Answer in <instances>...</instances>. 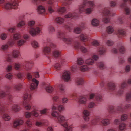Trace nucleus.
I'll list each match as a JSON object with an SVG mask.
<instances>
[{
  "instance_id": "nucleus-1",
  "label": "nucleus",
  "mask_w": 131,
  "mask_h": 131,
  "mask_svg": "<svg viewBox=\"0 0 131 131\" xmlns=\"http://www.w3.org/2000/svg\"><path fill=\"white\" fill-rule=\"evenodd\" d=\"M22 67L19 63H15L14 64V68L16 70H20L22 69L26 72L27 78L29 81H32L30 89L31 93H33L37 89L39 82L35 78H33L32 75L34 72L31 70L32 65V62L31 61H25L21 64Z\"/></svg>"
},
{
  "instance_id": "nucleus-2",
  "label": "nucleus",
  "mask_w": 131,
  "mask_h": 131,
  "mask_svg": "<svg viewBox=\"0 0 131 131\" xmlns=\"http://www.w3.org/2000/svg\"><path fill=\"white\" fill-rule=\"evenodd\" d=\"M57 37L66 44L73 46L77 50L80 49L83 53L87 52V49L85 47L81 46L78 42L75 41L74 39L66 36L65 34L63 32H58L57 34Z\"/></svg>"
},
{
  "instance_id": "nucleus-3",
  "label": "nucleus",
  "mask_w": 131,
  "mask_h": 131,
  "mask_svg": "<svg viewBox=\"0 0 131 131\" xmlns=\"http://www.w3.org/2000/svg\"><path fill=\"white\" fill-rule=\"evenodd\" d=\"M107 85L110 92L112 93H114L115 95L118 96H121L123 94L124 90L127 87V84L125 81H123L121 83L118 89L115 92L116 85L114 82H109L107 83Z\"/></svg>"
},
{
  "instance_id": "nucleus-4",
  "label": "nucleus",
  "mask_w": 131,
  "mask_h": 131,
  "mask_svg": "<svg viewBox=\"0 0 131 131\" xmlns=\"http://www.w3.org/2000/svg\"><path fill=\"white\" fill-rule=\"evenodd\" d=\"M94 6L93 2L85 0L82 4L78 5V13L76 12V10L75 11L78 13V16L79 14H81L83 12H84L87 15H89L93 10Z\"/></svg>"
},
{
  "instance_id": "nucleus-5",
  "label": "nucleus",
  "mask_w": 131,
  "mask_h": 131,
  "mask_svg": "<svg viewBox=\"0 0 131 131\" xmlns=\"http://www.w3.org/2000/svg\"><path fill=\"white\" fill-rule=\"evenodd\" d=\"M35 21L31 20L28 23V29L29 33L32 36H34L40 32L42 26L40 24L35 25Z\"/></svg>"
},
{
  "instance_id": "nucleus-6",
  "label": "nucleus",
  "mask_w": 131,
  "mask_h": 131,
  "mask_svg": "<svg viewBox=\"0 0 131 131\" xmlns=\"http://www.w3.org/2000/svg\"><path fill=\"white\" fill-rule=\"evenodd\" d=\"M78 17V14L75 11L72 12H70L64 15V18L60 17H57L55 19V21L57 23L61 24L63 23L65 20V19H68L71 18V19H75Z\"/></svg>"
},
{
  "instance_id": "nucleus-7",
  "label": "nucleus",
  "mask_w": 131,
  "mask_h": 131,
  "mask_svg": "<svg viewBox=\"0 0 131 131\" xmlns=\"http://www.w3.org/2000/svg\"><path fill=\"white\" fill-rule=\"evenodd\" d=\"M108 118V115L106 116V118L101 119L99 118L94 119L91 120L88 124L90 127H91L97 125L99 123L98 120H100V123L101 125L104 126H107L111 123L110 120Z\"/></svg>"
},
{
  "instance_id": "nucleus-8",
  "label": "nucleus",
  "mask_w": 131,
  "mask_h": 131,
  "mask_svg": "<svg viewBox=\"0 0 131 131\" xmlns=\"http://www.w3.org/2000/svg\"><path fill=\"white\" fill-rule=\"evenodd\" d=\"M47 6L49 12L50 13L53 12L55 10L58 14H61L65 13L66 9L64 7H59L57 6L58 7H54L53 2L51 0L47 1Z\"/></svg>"
},
{
  "instance_id": "nucleus-9",
  "label": "nucleus",
  "mask_w": 131,
  "mask_h": 131,
  "mask_svg": "<svg viewBox=\"0 0 131 131\" xmlns=\"http://www.w3.org/2000/svg\"><path fill=\"white\" fill-rule=\"evenodd\" d=\"M11 2L4 3L1 4V6L3 9L9 10L11 9H17L18 8V3L17 0H13Z\"/></svg>"
},
{
  "instance_id": "nucleus-10",
  "label": "nucleus",
  "mask_w": 131,
  "mask_h": 131,
  "mask_svg": "<svg viewBox=\"0 0 131 131\" xmlns=\"http://www.w3.org/2000/svg\"><path fill=\"white\" fill-rule=\"evenodd\" d=\"M32 97L30 93H25L23 96L22 104L25 107V108L27 110H29L31 109V106L30 100Z\"/></svg>"
},
{
  "instance_id": "nucleus-11",
  "label": "nucleus",
  "mask_w": 131,
  "mask_h": 131,
  "mask_svg": "<svg viewBox=\"0 0 131 131\" xmlns=\"http://www.w3.org/2000/svg\"><path fill=\"white\" fill-rule=\"evenodd\" d=\"M11 87L9 86L6 85L4 87L5 91L2 90H0V98H3L7 96L8 100L10 102L12 101L13 97L10 93Z\"/></svg>"
},
{
  "instance_id": "nucleus-12",
  "label": "nucleus",
  "mask_w": 131,
  "mask_h": 131,
  "mask_svg": "<svg viewBox=\"0 0 131 131\" xmlns=\"http://www.w3.org/2000/svg\"><path fill=\"white\" fill-rule=\"evenodd\" d=\"M102 14L104 17L103 19V21L106 23H108L110 21L109 16L110 15L111 12L109 7H105L103 9L102 11Z\"/></svg>"
},
{
  "instance_id": "nucleus-13",
  "label": "nucleus",
  "mask_w": 131,
  "mask_h": 131,
  "mask_svg": "<svg viewBox=\"0 0 131 131\" xmlns=\"http://www.w3.org/2000/svg\"><path fill=\"white\" fill-rule=\"evenodd\" d=\"M108 110L109 112L111 114L122 113L124 112V110L120 106H118L116 109H114L113 106H110L108 107Z\"/></svg>"
},
{
  "instance_id": "nucleus-14",
  "label": "nucleus",
  "mask_w": 131,
  "mask_h": 131,
  "mask_svg": "<svg viewBox=\"0 0 131 131\" xmlns=\"http://www.w3.org/2000/svg\"><path fill=\"white\" fill-rule=\"evenodd\" d=\"M0 112L2 113L3 119L5 121H8L11 119V117L7 114L8 111L4 107L0 108Z\"/></svg>"
},
{
  "instance_id": "nucleus-15",
  "label": "nucleus",
  "mask_w": 131,
  "mask_h": 131,
  "mask_svg": "<svg viewBox=\"0 0 131 131\" xmlns=\"http://www.w3.org/2000/svg\"><path fill=\"white\" fill-rule=\"evenodd\" d=\"M56 121L63 127H65L67 126V122L66 121V117L62 114H59L57 117Z\"/></svg>"
},
{
  "instance_id": "nucleus-16",
  "label": "nucleus",
  "mask_w": 131,
  "mask_h": 131,
  "mask_svg": "<svg viewBox=\"0 0 131 131\" xmlns=\"http://www.w3.org/2000/svg\"><path fill=\"white\" fill-rule=\"evenodd\" d=\"M37 110L34 108L33 111L30 112L27 111L25 112L24 113L25 117L27 118H30L31 116L32 115L35 117H37L39 116V113L37 112Z\"/></svg>"
},
{
  "instance_id": "nucleus-17",
  "label": "nucleus",
  "mask_w": 131,
  "mask_h": 131,
  "mask_svg": "<svg viewBox=\"0 0 131 131\" xmlns=\"http://www.w3.org/2000/svg\"><path fill=\"white\" fill-rule=\"evenodd\" d=\"M23 123L24 121L21 118H16L13 121V127L16 129H18L20 126L23 124Z\"/></svg>"
},
{
  "instance_id": "nucleus-18",
  "label": "nucleus",
  "mask_w": 131,
  "mask_h": 131,
  "mask_svg": "<svg viewBox=\"0 0 131 131\" xmlns=\"http://www.w3.org/2000/svg\"><path fill=\"white\" fill-rule=\"evenodd\" d=\"M53 101V104L52 106L51 109L52 110H56V105H57L61 103V100L59 96L57 95H54L52 97Z\"/></svg>"
},
{
  "instance_id": "nucleus-19",
  "label": "nucleus",
  "mask_w": 131,
  "mask_h": 131,
  "mask_svg": "<svg viewBox=\"0 0 131 131\" xmlns=\"http://www.w3.org/2000/svg\"><path fill=\"white\" fill-rule=\"evenodd\" d=\"M89 99L92 100L95 98L98 102H100L103 100L102 96L99 94L91 93L89 94Z\"/></svg>"
},
{
  "instance_id": "nucleus-20",
  "label": "nucleus",
  "mask_w": 131,
  "mask_h": 131,
  "mask_svg": "<svg viewBox=\"0 0 131 131\" xmlns=\"http://www.w3.org/2000/svg\"><path fill=\"white\" fill-rule=\"evenodd\" d=\"M71 73L69 71H65L62 74V79L65 82H68L71 81Z\"/></svg>"
},
{
  "instance_id": "nucleus-21",
  "label": "nucleus",
  "mask_w": 131,
  "mask_h": 131,
  "mask_svg": "<svg viewBox=\"0 0 131 131\" xmlns=\"http://www.w3.org/2000/svg\"><path fill=\"white\" fill-rule=\"evenodd\" d=\"M128 0H123L124 2L122 3L120 5L121 7L123 8L125 7L124 9L125 14L127 15H129L131 12V9L129 7H126V2Z\"/></svg>"
},
{
  "instance_id": "nucleus-22",
  "label": "nucleus",
  "mask_w": 131,
  "mask_h": 131,
  "mask_svg": "<svg viewBox=\"0 0 131 131\" xmlns=\"http://www.w3.org/2000/svg\"><path fill=\"white\" fill-rule=\"evenodd\" d=\"M83 118L85 121H89L90 119L89 116L90 112L87 109H84L82 111Z\"/></svg>"
},
{
  "instance_id": "nucleus-23",
  "label": "nucleus",
  "mask_w": 131,
  "mask_h": 131,
  "mask_svg": "<svg viewBox=\"0 0 131 131\" xmlns=\"http://www.w3.org/2000/svg\"><path fill=\"white\" fill-rule=\"evenodd\" d=\"M42 51L44 55L50 59L49 55L51 51L50 48L48 46H45L43 47Z\"/></svg>"
},
{
  "instance_id": "nucleus-24",
  "label": "nucleus",
  "mask_w": 131,
  "mask_h": 131,
  "mask_svg": "<svg viewBox=\"0 0 131 131\" xmlns=\"http://www.w3.org/2000/svg\"><path fill=\"white\" fill-rule=\"evenodd\" d=\"M87 101V99L85 96H81L79 98V102L80 104H85Z\"/></svg>"
},
{
  "instance_id": "nucleus-25",
  "label": "nucleus",
  "mask_w": 131,
  "mask_h": 131,
  "mask_svg": "<svg viewBox=\"0 0 131 131\" xmlns=\"http://www.w3.org/2000/svg\"><path fill=\"white\" fill-rule=\"evenodd\" d=\"M115 33L116 35H118L119 37L120 36H124L125 35V32L124 30L121 29L115 31Z\"/></svg>"
},
{
  "instance_id": "nucleus-26",
  "label": "nucleus",
  "mask_w": 131,
  "mask_h": 131,
  "mask_svg": "<svg viewBox=\"0 0 131 131\" xmlns=\"http://www.w3.org/2000/svg\"><path fill=\"white\" fill-rule=\"evenodd\" d=\"M37 11L39 14H43L45 12V10L44 7L42 5H38L37 7Z\"/></svg>"
},
{
  "instance_id": "nucleus-27",
  "label": "nucleus",
  "mask_w": 131,
  "mask_h": 131,
  "mask_svg": "<svg viewBox=\"0 0 131 131\" xmlns=\"http://www.w3.org/2000/svg\"><path fill=\"white\" fill-rule=\"evenodd\" d=\"M73 1V0H64L62 1L61 3L62 5L67 6V8L68 9L69 6H68L71 4L72 3V2Z\"/></svg>"
},
{
  "instance_id": "nucleus-28",
  "label": "nucleus",
  "mask_w": 131,
  "mask_h": 131,
  "mask_svg": "<svg viewBox=\"0 0 131 131\" xmlns=\"http://www.w3.org/2000/svg\"><path fill=\"white\" fill-rule=\"evenodd\" d=\"M11 109L14 112H17L20 110V106L18 104H14L12 106Z\"/></svg>"
},
{
  "instance_id": "nucleus-29",
  "label": "nucleus",
  "mask_w": 131,
  "mask_h": 131,
  "mask_svg": "<svg viewBox=\"0 0 131 131\" xmlns=\"http://www.w3.org/2000/svg\"><path fill=\"white\" fill-rule=\"evenodd\" d=\"M80 40L83 41H86L88 40V37L87 35L85 34H82L79 36Z\"/></svg>"
},
{
  "instance_id": "nucleus-30",
  "label": "nucleus",
  "mask_w": 131,
  "mask_h": 131,
  "mask_svg": "<svg viewBox=\"0 0 131 131\" xmlns=\"http://www.w3.org/2000/svg\"><path fill=\"white\" fill-rule=\"evenodd\" d=\"M44 87L47 92L49 93L52 92L54 89L52 87L49 85H45Z\"/></svg>"
},
{
  "instance_id": "nucleus-31",
  "label": "nucleus",
  "mask_w": 131,
  "mask_h": 131,
  "mask_svg": "<svg viewBox=\"0 0 131 131\" xmlns=\"http://www.w3.org/2000/svg\"><path fill=\"white\" fill-rule=\"evenodd\" d=\"M21 37V35L18 33H16L13 34V38L15 41L19 40Z\"/></svg>"
},
{
  "instance_id": "nucleus-32",
  "label": "nucleus",
  "mask_w": 131,
  "mask_h": 131,
  "mask_svg": "<svg viewBox=\"0 0 131 131\" xmlns=\"http://www.w3.org/2000/svg\"><path fill=\"white\" fill-rule=\"evenodd\" d=\"M126 124L124 122H122L119 125L118 128L120 131H123L126 129Z\"/></svg>"
},
{
  "instance_id": "nucleus-33",
  "label": "nucleus",
  "mask_w": 131,
  "mask_h": 131,
  "mask_svg": "<svg viewBox=\"0 0 131 131\" xmlns=\"http://www.w3.org/2000/svg\"><path fill=\"white\" fill-rule=\"evenodd\" d=\"M26 42V41L22 39H19L16 42V44L18 47L24 45Z\"/></svg>"
},
{
  "instance_id": "nucleus-34",
  "label": "nucleus",
  "mask_w": 131,
  "mask_h": 131,
  "mask_svg": "<svg viewBox=\"0 0 131 131\" xmlns=\"http://www.w3.org/2000/svg\"><path fill=\"white\" fill-rule=\"evenodd\" d=\"M60 52L57 50H54L52 51V54L56 58L59 57L60 55Z\"/></svg>"
},
{
  "instance_id": "nucleus-35",
  "label": "nucleus",
  "mask_w": 131,
  "mask_h": 131,
  "mask_svg": "<svg viewBox=\"0 0 131 131\" xmlns=\"http://www.w3.org/2000/svg\"><path fill=\"white\" fill-rule=\"evenodd\" d=\"M12 55L14 58H17L20 55L19 51L17 50H13Z\"/></svg>"
},
{
  "instance_id": "nucleus-36",
  "label": "nucleus",
  "mask_w": 131,
  "mask_h": 131,
  "mask_svg": "<svg viewBox=\"0 0 131 131\" xmlns=\"http://www.w3.org/2000/svg\"><path fill=\"white\" fill-rule=\"evenodd\" d=\"M47 41L48 43L47 45H49L51 48H56V45L52 43L51 40L50 38H48L47 39Z\"/></svg>"
},
{
  "instance_id": "nucleus-37",
  "label": "nucleus",
  "mask_w": 131,
  "mask_h": 131,
  "mask_svg": "<svg viewBox=\"0 0 131 131\" xmlns=\"http://www.w3.org/2000/svg\"><path fill=\"white\" fill-rule=\"evenodd\" d=\"M106 48L102 47H100L99 50V53L100 55L104 54L106 52Z\"/></svg>"
},
{
  "instance_id": "nucleus-38",
  "label": "nucleus",
  "mask_w": 131,
  "mask_h": 131,
  "mask_svg": "<svg viewBox=\"0 0 131 131\" xmlns=\"http://www.w3.org/2000/svg\"><path fill=\"white\" fill-rule=\"evenodd\" d=\"M76 82L78 85H81L83 84L84 81L82 78H78L76 80Z\"/></svg>"
},
{
  "instance_id": "nucleus-39",
  "label": "nucleus",
  "mask_w": 131,
  "mask_h": 131,
  "mask_svg": "<svg viewBox=\"0 0 131 131\" xmlns=\"http://www.w3.org/2000/svg\"><path fill=\"white\" fill-rule=\"evenodd\" d=\"M125 100L127 102L131 101V93L129 92L126 93L125 95Z\"/></svg>"
},
{
  "instance_id": "nucleus-40",
  "label": "nucleus",
  "mask_w": 131,
  "mask_h": 131,
  "mask_svg": "<svg viewBox=\"0 0 131 131\" xmlns=\"http://www.w3.org/2000/svg\"><path fill=\"white\" fill-rule=\"evenodd\" d=\"M99 24V21L96 19H94L92 20L91 24L94 26H98Z\"/></svg>"
},
{
  "instance_id": "nucleus-41",
  "label": "nucleus",
  "mask_w": 131,
  "mask_h": 131,
  "mask_svg": "<svg viewBox=\"0 0 131 131\" xmlns=\"http://www.w3.org/2000/svg\"><path fill=\"white\" fill-rule=\"evenodd\" d=\"M48 30L49 33L52 34L55 32V29L53 26H50L48 27Z\"/></svg>"
},
{
  "instance_id": "nucleus-42",
  "label": "nucleus",
  "mask_w": 131,
  "mask_h": 131,
  "mask_svg": "<svg viewBox=\"0 0 131 131\" xmlns=\"http://www.w3.org/2000/svg\"><path fill=\"white\" fill-rule=\"evenodd\" d=\"M52 110V111L51 113V116L53 117L56 118L57 119L60 114L57 111H55V110Z\"/></svg>"
},
{
  "instance_id": "nucleus-43",
  "label": "nucleus",
  "mask_w": 131,
  "mask_h": 131,
  "mask_svg": "<svg viewBox=\"0 0 131 131\" xmlns=\"http://www.w3.org/2000/svg\"><path fill=\"white\" fill-rule=\"evenodd\" d=\"M58 87L62 93H64L65 92V86L64 84H59Z\"/></svg>"
},
{
  "instance_id": "nucleus-44",
  "label": "nucleus",
  "mask_w": 131,
  "mask_h": 131,
  "mask_svg": "<svg viewBox=\"0 0 131 131\" xmlns=\"http://www.w3.org/2000/svg\"><path fill=\"white\" fill-rule=\"evenodd\" d=\"M59 105H56L57 107L56 109L57 108L59 112H61L63 111L64 110V106L61 104Z\"/></svg>"
},
{
  "instance_id": "nucleus-45",
  "label": "nucleus",
  "mask_w": 131,
  "mask_h": 131,
  "mask_svg": "<svg viewBox=\"0 0 131 131\" xmlns=\"http://www.w3.org/2000/svg\"><path fill=\"white\" fill-rule=\"evenodd\" d=\"M22 85L21 83H19L14 85V88L17 91H19L21 88Z\"/></svg>"
},
{
  "instance_id": "nucleus-46",
  "label": "nucleus",
  "mask_w": 131,
  "mask_h": 131,
  "mask_svg": "<svg viewBox=\"0 0 131 131\" xmlns=\"http://www.w3.org/2000/svg\"><path fill=\"white\" fill-rule=\"evenodd\" d=\"M8 45L6 43L2 45L1 47V48L2 51H5L8 50Z\"/></svg>"
},
{
  "instance_id": "nucleus-47",
  "label": "nucleus",
  "mask_w": 131,
  "mask_h": 131,
  "mask_svg": "<svg viewBox=\"0 0 131 131\" xmlns=\"http://www.w3.org/2000/svg\"><path fill=\"white\" fill-rule=\"evenodd\" d=\"M128 118V116L126 114H122L121 116V121H125L127 120Z\"/></svg>"
},
{
  "instance_id": "nucleus-48",
  "label": "nucleus",
  "mask_w": 131,
  "mask_h": 131,
  "mask_svg": "<svg viewBox=\"0 0 131 131\" xmlns=\"http://www.w3.org/2000/svg\"><path fill=\"white\" fill-rule=\"evenodd\" d=\"M89 68L86 65H84L81 66L80 67V69L81 71L83 72H84L88 70Z\"/></svg>"
},
{
  "instance_id": "nucleus-49",
  "label": "nucleus",
  "mask_w": 131,
  "mask_h": 131,
  "mask_svg": "<svg viewBox=\"0 0 131 131\" xmlns=\"http://www.w3.org/2000/svg\"><path fill=\"white\" fill-rule=\"evenodd\" d=\"M95 105V103L93 101L91 102H89L88 104V107L90 109L92 108H94Z\"/></svg>"
},
{
  "instance_id": "nucleus-50",
  "label": "nucleus",
  "mask_w": 131,
  "mask_h": 131,
  "mask_svg": "<svg viewBox=\"0 0 131 131\" xmlns=\"http://www.w3.org/2000/svg\"><path fill=\"white\" fill-rule=\"evenodd\" d=\"M31 45L32 47L35 48H38L39 45L38 43L35 40H33L31 42Z\"/></svg>"
},
{
  "instance_id": "nucleus-51",
  "label": "nucleus",
  "mask_w": 131,
  "mask_h": 131,
  "mask_svg": "<svg viewBox=\"0 0 131 131\" xmlns=\"http://www.w3.org/2000/svg\"><path fill=\"white\" fill-rule=\"evenodd\" d=\"M94 62V60L91 58L85 61L86 63L89 65H91L93 64Z\"/></svg>"
},
{
  "instance_id": "nucleus-52",
  "label": "nucleus",
  "mask_w": 131,
  "mask_h": 131,
  "mask_svg": "<svg viewBox=\"0 0 131 131\" xmlns=\"http://www.w3.org/2000/svg\"><path fill=\"white\" fill-rule=\"evenodd\" d=\"M97 65L101 69H103L105 68V67L103 63L101 62L98 63Z\"/></svg>"
},
{
  "instance_id": "nucleus-53",
  "label": "nucleus",
  "mask_w": 131,
  "mask_h": 131,
  "mask_svg": "<svg viewBox=\"0 0 131 131\" xmlns=\"http://www.w3.org/2000/svg\"><path fill=\"white\" fill-rule=\"evenodd\" d=\"M106 30L108 33L111 34L113 32L114 30L113 27L109 26L107 27Z\"/></svg>"
},
{
  "instance_id": "nucleus-54",
  "label": "nucleus",
  "mask_w": 131,
  "mask_h": 131,
  "mask_svg": "<svg viewBox=\"0 0 131 131\" xmlns=\"http://www.w3.org/2000/svg\"><path fill=\"white\" fill-rule=\"evenodd\" d=\"M7 44L8 46L12 47L15 44V41L13 40H10L7 42Z\"/></svg>"
},
{
  "instance_id": "nucleus-55",
  "label": "nucleus",
  "mask_w": 131,
  "mask_h": 131,
  "mask_svg": "<svg viewBox=\"0 0 131 131\" xmlns=\"http://www.w3.org/2000/svg\"><path fill=\"white\" fill-rule=\"evenodd\" d=\"M119 50L120 53L122 54L124 53L125 51V49L124 46L121 45L119 47Z\"/></svg>"
},
{
  "instance_id": "nucleus-56",
  "label": "nucleus",
  "mask_w": 131,
  "mask_h": 131,
  "mask_svg": "<svg viewBox=\"0 0 131 131\" xmlns=\"http://www.w3.org/2000/svg\"><path fill=\"white\" fill-rule=\"evenodd\" d=\"M46 0H32L33 2L36 5L42 4V2Z\"/></svg>"
},
{
  "instance_id": "nucleus-57",
  "label": "nucleus",
  "mask_w": 131,
  "mask_h": 131,
  "mask_svg": "<svg viewBox=\"0 0 131 131\" xmlns=\"http://www.w3.org/2000/svg\"><path fill=\"white\" fill-rule=\"evenodd\" d=\"M26 124L28 127H30L32 126V123L30 119H28L26 121Z\"/></svg>"
},
{
  "instance_id": "nucleus-58",
  "label": "nucleus",
  "mask_w": 131,
  "mask_h": 131,
  "mask_svg": "<svg viewBox=\"0 0 131 131\" xmlns=\"http://www.w3.org/2000/svg\"><path fill=\"white\" fill-rule=\"evenodd\" d=\"M74 32L76 34H79L81 32V28L79 27H77L74 28L73 30Z\"/></svg>"
},
{
  "instance_id": "nucleus-59",
  "label": "nucleus",
  "mask_w": 131,
  "mask_h": 131,
  "mask_svg": "<svg viewBox=\"0 0 131 131\" xmlns=\"http://www.w3.org/2000/svg\"><path fill=\"white\" fill-rule=\"evenodd\" d=\"M77 62L78 65H81L83 64L84 61L82 58H79L78 59Z\"/></svg>"
},
{
  "instance_id": "nucleus-60",
  "label": "nucleus",
  "mask_w": 131,
  "mask_h": 131,
  "mask_svg": "<svg viewBox=\"0 0 131 131\" xmlns=\"http://www.w3.org/2000/svg\"><path fill=\"white\" fill-rule=\"evenodd\" d=\"M7 34L4 33H2L0 35V38L2 40H5L7 37Z\"/></svg>"
},
{
  "instance_id": "nucleus-61",
  "label": "nucleus",
  "mask_w": 131,
  "mask_h": 131,
  "mask_svg": "<svg viewBox=\"0 0 131 131\" xmlns=\"http://www.w3.org/2000/svg\"><path fill=\"white\" fill-rule=\"evenodd\" d=\"M48 110V109L47 108H44L40 110V114L42 115H47Z\"/></svg>"
},
{
  "instance_id": "nucleus-62",
  "label": "nucleus",
  "mask_w": 131,
  "mask_h": 131,
  "mask_svg": "<svg viewBox=\"0 0 131 131\" xmlns=\"http://www.w3.org/2000/svg\"><path fill=\"white\" fill-rule=\"evenodd\" d=\"M6 61L8 62H10L12 60L11 55L10 54H6Z\"/></svg>"
},
{
  "instance_id": "nucleus-63",
  "label": "nucleus",
  "mask_w": 131,
  "mask_h": 131,
  "mask_svg": "<svg viewBox=\"0 0 131 131\" xmlns=\"http://www.w3.org/2000/svg\"><path fill=\"white\" fill-rule=\"evenodd\" d=\"M42 120L41 121H37L35 123V125L38 127H41L43 126Z\"/></svg>"
},
{
  "instance_id": "nucleus-64",
  "label": "nucleus",
  "mask_w": 131,
  "mask_h": 131,
  "mask_svg": "<svg viewBox=\"0 0 131 131\" xmlns=\"http://www.w3.org/2000/svg\"><path fill=\"white\" fill-rule=\"evenodd\" d=\"M43 126H47L49 124L48 121L47 120L43 119L42 120Z\"/></svg>"
}]
</instances>
